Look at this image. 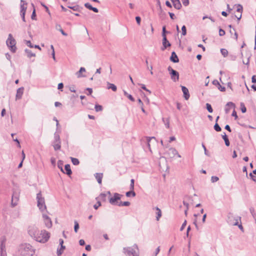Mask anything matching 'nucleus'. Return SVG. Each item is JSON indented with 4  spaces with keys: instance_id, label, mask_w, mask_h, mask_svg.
Here are the masks:
<instances>
[{
    "instance_id": "nucleus-27",
    "label": "nucleus",
    "mask_w": 256,
    "mask_h": 256,
    "mask_svg": "<svg viewBox=\"0 0 256 256\" xmlns=\"http://www.w3.org/2000/svg\"><path fill=\"white\" fill-rule=\"evenodd\" d=\"M26 54V56L28 58H30L32 56H35V54L33 53L30 50L26 48L24 50Z\"/></svg>"
},
{
    "instance_id": "nucleus-63",
    "label": "nucleus",
    "mask_w": 256,
    "mask_h": 256,
    "mask_svg": "<svg viewBox=\"0 0 256 256\" xmlns=\"http://www.w3.org/2000/svg\"><path fill=\"white\" fill-rule=\"evenodd\" d=\"M168 14L170 16V18L172 19V20H174L176 18V16H175V15L174 14L172 13V12H168Z\"/></svg>"
},
{
    "instance_id": "nucleus-15",
    "label": "nucleus",
    "mask_w": 256,
    "mask_h": 256,
    "mask_svg": "<svg viewBox=\"0 0 256 256\" xmlns=\"http://www.w3.org/2000/svg\"><path fill=\"white\" fill-rule=\"evenodd\" d=\"M171 46L170 42L168 40L166 36H164L162 38V47L161 48L162 50H164L168 47L170 46Z\"/></svg>"
},
{
    "instance_id": "nucleus-2",
    "label": "nucleus",
    "mask_w": 256,
    "mask_h": 256,
    "mask_svg": "<svg viewBox=\"0 0 256 256\" xmlns=\"http://www.w3.org/2000/svg\"><path fill=\"white\" fill-rule=\"evenodd\" d=\"M28 234L36 242L41 243H44V242L46 240V239H41L40 237H37L36 236L38 234H39L40 230L38 228L34 226H28Z\"/></svg>"
},
{
    "instance_id": "nucleus-8",
    "label": "nucleus",
    "mask_w": 256,
    "mask_h": 256,
    "mask_svg": "<svg viewBox=\"0 0 256 256\" xmlns=\"http://www.w3.org/2000/svg\"><path fill=\"white\" fill-rule=\"evenodd\" d=\"M168 70L170 72L172 80L174 82H176L178 80L179 74L176 70H173L170 66L168 67Z\"/></svg>"
},
{
    "instance_id": "nucleus-6",
    "label": "nucleus",
    "mask_w": 256,
    "mask_h": 256,
    "mask_svg": "<svg viewBox=\"0 0 256 256\" xmlns=\"http://www.w3.org/2000/svg\"><path fill=\"white\" fill-rule=\"evenodd\" d=\"M54 140L52 142V146L54 150H60L61 148V140L59 134L56 132L54 134Z\"/></svg>"
},
{
    "instance_id": "nucleus-5",
    "label": "nucleus",
    "mask_w": 256,
    "mask_h": 256,
    "mask_svg": "<svg viewBox=\"0 0 256 256\" xmlns=\"http://www.w3.org/2000/svg\"><path fill=\"white\" fill-rule=\"evenodd\" d=\"M6 44L7 46L10 48V49L12 52L14 53L16 52V41L13 38L11 34H8V38L6 41Z\"/></svg>"
},
{
    "instance_id": "nucleus-14",
    "label": "nucleus",
    "mask_w": 256,
    "mask_h": 256,
    "mask_svg": "<svg viewBox=\"0 0 256 256\" xmlns=\"http://www.w3.org/2000/svg\"><path fill=\"white\" fill-rule=\"evenodd\" d=\"M27 2L24 0H20V14H26L27 9Z\"/></svg>"
},
{
    "instance_id": "nucleus-43",
    "label": "nucleus",
    "mask_w": 256,
    "mask_h": 256,
    "mask_svg": "<svg viewBox=\"0 0 256 256\" xmlns=\"http://www.w3.org/2000/svg\"><path fill=\"white\" fill-rule=\"evenodd\" d=\"M168 32H169L166 31V26H164L162 27V38H164V36H166V34Z\"/></svg>"
},
{
    "instance_id": "nucleus-54",
    "label": "nucleus",
    "mask_w": 256,
    "mask_h": 256,
    "mask_svg": "<svg viewBox=\"0 0 256 256\" xmlns=\"http://www.w3.org/2000/svg\"><path fill=\"white\" fill-rule=\"evenodd\" d=\"M36 10H35L34 9L32 12V16H31V18L32 20H36Z\"/></svg>"
},
{
    "instance_id": "nucleus-31",
    "label": "nucleus",
    "mask_w": 256,
    "mask_h": 256,
    "mask_svg": "<svg viewBox=\"0 0 256 256\" xmlns=\"http://www.w3.org/2000/svg\"><path fill=\"white\" fill-rule=\"evenodd\" d=\"M156 209L157 210V216L156 217V219L157 220H158L162 216V212L161 210L158 207H156Z\"/></svg>"
},
{
    "instance_id": "nucleus-24",
    "label": "nucleus",
    "mask_w": 256,
    "mask_h": 256,
    "mask_svg": "<svg viewBox=\"0 0 256 256\" xmlns=\"http://www.w3.org/2000/svg\"><path fill=\"white\" fill-rule=\"evenodd\" d=\"M107 88L111 89L114 92H116L117 90V87L116 85L108 82H107Z\"/></svg>"
},
{
    "instance_id": "nucleus-21",
    "label": "nucleus",
    "mask_w": 256,
    "mask_h": 256,
    "mask_svg": "<svg viewBox=\"0 0 256 256\" xmlns=\"http://www.w3.org/2000/svg\"><path fill=\"white\" fill-rule=\"evenodd\" d=\"M94 176L99 184H102L103 174L102 173H96Z\"/></svg>"
},
{
    "instance_id": "nucleus-18",
    "label": "nucleus",
    "mask_w": 256,
    "mask_h": 256,
    "mask_svg": "<svg viewBox=\"0 0 256 256\" xmlns=\"http://www.w3.org/2000/svg\"><path fill=\"white\" fill-rule=\"evenodd\" d=\"M170 60L174 63H177L179 62V59L174 52H172Z\"/></svg>"
},
{
    "instance_id": "nucleus-41",
    "label": "nucleus",
    "mask_w": 256,
    "mask_h": 256,
    "mask_svg": "<svg viewBox=\"0 0 256 256\" xmlns=\"http://www.w3.org/2000/svg\"><path fill=\"white\" fill-rule=\"evenodd\" d=\"M214 129L216 131V132H220L221 130H222V128H221L220 127V126L218 124V123H216L214 126Z\"/></svg>"
},
{
    "instance_id": "nucleus-62",
    "label": "nucleus",
    "mask_w": 256,
    "mask_h": 256,
    "mask_svg": "<svg viewBox=\"0 0 256 256\" xmlns=\"http://www.w3.org/2000/svg\"><path fill=\"white\" fill-rule=\"evenodd\" d=\"M232 116H234L235 118V119L236 120L237 118H238V116H237V114H236V112L235 110H234L232 112Z\"/></svg>"
},
{
    "instance_id": "nucleus-17",
    "label": "nucleus",
    "mask_w": 256,
    "mask_h": 256,
    "mask_svg": "<svg viewBox=\"0 0 256 256\" xmlns=\"http://www.w3.org/2000/svg\"><path fill=\"white\" fill-rule=\"evenodd\" d=\"M182 90L184 94V96L186 100L189 99L190 95L188 89L184 86H182Z\"/></svg>"
},
{
    "instance_id": "nucleus-25",
    "label": "nucleus",
    "mask_w": 256,
    "mask_h": 256,
    "mask_svg": "<svg viewBox=\"0 0 256 256\" xmlns=\"http://www.w3.org/2000/svg\"><path fill=\"white\" fill-rule=\"evenodd\" d=\"M86 69L82 67L80 68V70L76 72V75L78 78H81L84 76L82 75V72H85Z\"/></svg>"
},
{
    "instance_id": "nucleus-58",
    "label": "nucleus",
    "mask_w": 256,
    "mask_h": 256,
    "mask_svg": "<svg viewBox=\"0 0 256 256\" xmlns=\"http://www.w3.org/2000/svg\"><path fill=\"white\" fill-rule=\"evenodd\" d=\"M226 106H231V107H232L234 108V107H235L234 104L233 102H228L226 104Z\"/></svg>"
},
{
    "instance_id": "nucleus-1",
    "label": "nucleus",
    "mask_w": 256,
    "mask_h": 256,
    "mask_svg": "<svg viewBox=\"0 0 256 256\" xmlns=\"http://www.w3.org/2000/svg\"><path fill=\"white\" fill-rule=\"evenodd\" d=\"M35 249L29 244H24L20 246L19 252L20 256H32L35 253Z\"/></svg>"
},
{
    "instance_id": "nucleus-64",
    "label": "nucleus",
    "mask_w": 256,
    "mask_h": 256,
    "mask_svg": "<svg viewBox=\"0 0 256 256\" xmlns=\"http://www.w3.org/2000/svg\"><path fill=\"white\" fill-rule=\"evenodd\" d=\"M212 84L214 85H215V86H218V85H220V83L219 82H218V80H214L212 81Z\"/></svg>"
},
{
    "instance_id": "nucleus-10",
    "label": "nucleus",
    "mask_w": 256,
    "mask_h": 256,
    "mask_svg": "<svg viewBox=\"0 0 256 256\" xmlns=\"http://www.w3.org/2000/svg\"><path fill=\"white\" fill-rule=\"evenodd\" d=\"M6 241L4 238L0 239V256H7L6 250Z\"/></svg>"
},
{
    "instance_id": "nucleus-11",
    "label": "nucleus",
    "mask_w": 256,
    "mask_h": 256,
    "mask_svg": "<svg viewBox=\"0 0 256 256\" xmlns=\"http://www.w3.org/2000/svg\"><path fill=\"white\" fill-rule=\"evenodd\" d=\"M37 237H40L41 239H46V240L44 242V243L47 242L50 238V234L46 231V230H42L40 231L39 234H38L36 236Z\"/></svg>"
},
{
    "instance_id": "nucleus-19",
    "label": "nucleus",
    "mask_w": 256,
    "mask_h": 256,
    "mask_svg": "<svg viewBox=\"0 0 256 256\" xmlns=\"http://www.w3.org/2000/svg\"><path fill=\"white\" fill-rule=\"evenodd\" d=\"M173 3L174 6L177 10L180 9L182 4L179 0H171Z\"/></svg>"
},
{
    "instance_id": "nucleus-55",
    "label": "nucleus",
    "mask_w": 256,
    "mask_h": 256,
    "mask_svg": "<svg viewBox=\"0 0 256 256\" xmlns=\"http://www.w3.org/2000/svg\"><path fill=\"white\" fill-rule=\"evenodd\" d=\"M218 89L221 92H224L226 90V88L224 86H222L220 84L218 86Z\"/></svg>"
},
{
    "instance_id": "nucleus-22",
    "label": "nucleus",
    "mask_w": 256,
    "mask_h": 256,
    "mask_svg": "<svg viewBox=\"0 0 256 256\" xmlns=\"http://www.w3.org/2000/svg\"><path fill=\"white\" fill-rule=\"evenodd\" d=\"M169 152L172 154V156L174 157L176 155L178 158H180L181 156L178 153V152L174 148H170L169 149Z\"/></svg>"
},
{
    "instance_id": "nucleus-46",
    "label": "nucleus",
    "mask_w": 256,
    "mask_h": 256,
    "mask_svg": "<svg viewBox=\"0 0 256 256\" xmlns=\"http://www.w3.org/2000/svg\"><path fill=\"white\" fill-rule=\"evenodd\" d=\"M134 179H132L130 180V189L131 190H134Z\"/></svg>"
},
{
    "instance_id": "nucleus-23",
    "label": "nucleus",
    "mask_w": 256,
    "mask_h": 256,
    "mask_svg": "<svg viewBox=\"0 0 256 256\" xmlns=\"http://www.w3.org/2000/svg\"><path fill=\"white\" fill-rule=\"evenodd\" d=\"M64 170H66V174L68 176H70L72 174L70 166L69 164H66L64 166Z\"/></svg>"
},
{
    "instance_id": "nucleus-48",
    "label": "nucleus",
    "mask_w": 256,
    "mask_h": 256,
    "mask_svg": "<svg viewBox=\"0 0 256 256\" xmlns=\"http://www.w3.org/2000/svg\"><path fill=\"white\" fill-rule=\"evenodd\" d=\"M50 48L52 50V58L54 60H56V58H55V52H54V46L52 45H51L50 46Z\"/></svg>"
},
{
    "instance_id": "nucleus-34",
    "label": "nucleus",
    "mask_w": 256,
    "mask_h": 256,
    "mask_svg": "<svg viewBox=\"0 0 256 256\" xmlns=\"http://www.w3.org/2000/svg\"><path fill=\"white\" fill-rule=\"evenodd\" d=\"M71 160L72 164L74 166H77L80 164L79 160L76 158H71Z\"/></svg>"
},
{
    "instance_id": "nucleus-39",
    "label": "nucleus",
    "mask_w": 256,
    "mask_h": 256,
    "mask_svg": "<svg viewBox=\"0 0 256 256\" xmlns=\"http://www.w3.org/2000/svg\"><path fill=\"white\" fill-rule=\"evenodd\" d=\"M206 108L209 112L212 113L213 112L212 108L210 104H206Z\"/></svg>"
},
{
    "instance_id": "nucleus-59",
    "label": "nucleus",
    "mask_w": 256,
    "mask_h": 256,
    "mask_svg": "<svg viewBox=\"0 0 256 256\" xmlns=\"http://www.w3.org/2000/svg\"><path fill=\"white\" fill-rule=\"evenodd\" d=\"M182 2L184 6H188L189 4V0H182Z\"/></svg>"
},
{
    "instance_id": "nucleus-42",
    "label": "nucleus",
    "mask_w": 256,
    "mask_h": 256,
    "mask_svg": "<svg viewBox=\"0 0 256 256\" xmlns=\"http://www.w3.org/2000/svg\"><path fill=\"white\" fill-rule=\"evenodd\" d=\"M79 228V224L77 221H74V230L75 232H77Z\"/></svg>"
},
{
    "instance_id": "nucleus-60",
    "label": "nucleus",
    "mask_w": 256,
    "mask_h": 256,
    "mask_svg": "<svg viewBox=\"0 0 256 256\" xmlns=\"http://www.w3.org/2000/svg\"><path fill=\"white\" fill-rule=\"evenodd\" d=\"M41 4L42 6H44V8L46 9V12L49 14H50V10H48V8L43 3H41Z\"/></svg>"
},
{
    "instance_id": "nucleus-4",
    "label": "nucleus",
    "mask_w": 256,
    "mask_h": 256,
    "mask_svg": "<svg viewBox=\"0 0 256 256\" xmlns=\"http://www.w3.org/2000/svg\"><path fill=\"white\" fill-rule=\"evenodd\" d=\"M37 206L42 212L46 210V207L45 204L44 198L42 196L41 192L36 194Z\"/></svg>"
},
{
    "instance_id": "nucleus-13",
    "label": "nucleus",
    "mask_w": 256,
    "mask_h": 256,
    "mask_svg": "<svg viewBox=\"0 0 256 256\" xmlns=\"http://www.w3.org/2000/svg\"><path fill=\"white\" fill-rule=\"evenodd\" d=\"M42 218L46 226L48 228H50L52 226V222L50 218L44 214H42Z\"/></svg>"
},
{
    "instance_id": "nucleus-26",
    "label": "nucleus",
    "mask_w": 256,
    "mask_h": 256,
    "mask_svg": "<svg viewBox=\"0 0 256 256\" xmlns=\"http://www.w3.org/2000/svg\"><path fill=\"white\" fill-rule=\"evenodd\" d=\"M56 28L59 30L63 36H67L68 34L66 33L63 30L60 24H56Z\"/></svg>"
},
{
    "instance_id": "nucleus-29",
    "label": "nucleus",
    "mask_w": 256,
    "mask_h": 256,
    "mask_svg": "<svg viewBox=\"0 0 256 256\" xmlns=\"http://www.w3.org/2000/svg\"><path fill=\"white\" fill-rule=\"evenodd\" d=\"M106 194L102 193L100 194V196L96 198V200H102L103 201H106Z\"/></svg>"
},
{
    "instance_id": "nucleus-40",
    "label": "nucleus",
    "mask_w": 256,
    "mask_h": 256,
    "mask_svg": "<svg viewBox=\"0 0 256 256\" xmlns=\"http://www.w3.org/2000/svg\"><path fill=\"white\" fill-rule=\"evenodd\" d=\"M146 142H147L148 146L150 150V142L152 139H155V138L154 137H146Z\"/></svg>"
},
{
    "instance_id": "nucleus-61",
    "label": "nucleus",
    "mask_w": 256,
    "mask_h": 256,
    "mask_svg": "<svg viewBox=\"0 0 256 256\" xmlns=\"http://www.w3.org/2000/svg\"><path fill=\"white\" fill-rule=\"evenodd\" d=\"M141 86V88L142 89L147 91V92H148L150 93L151 92L146 88V86L144 84H140Z\"/></svg>"
},
{
    "instance_id": "nucleus-38",
    "label": "nucleus",
    "mask_w": 256,
    "mask_h": 256,
    "mask_svg": "<svg viewBox=\"0 0 256 256\" xmlns=\"http://www.w3.org/2000/svg\"><path fill=\"white\" fill-rule=\"evenodd\" d=\"M240 109H241L242 112V113L246 112V108L243 102L240 103Z\"/></svg>"
},
{
    "instance_id": "nucleus-16",
    "label": "nucleus",
    "mask_w": 256,
    "mask_h": 256,
    "mask_svg": "<svg viewBox=\"0 0 256 256\" xmlns=\"http://www.w3.org/2000/svg\"><path fill=\"white\" fill-rule=\"evenodd\" d=\"M24 87H20L17 90L16 94V100H20L22 98V94H24Z\"/></svg>"
},
{
    "instance_id": "nucleus-51",
    "label": "nucleus",
    "mask_w": 256,
    "mask_h": 256,
    "mask_svg": "<svg viewBox=\"0 0 256 256\" xmlns=\"http://www.w3.org/2000/svg\"><path fill=\"white\" fill-rule=\"evenodd\" d=\"M68 8H70V9L74 10V11H78V6H68Z\"/></svg>"
},
{
    "instance_id": "nucleus-47",
    "label": "nucleus",
    "mask_w": 256,
    "mask_h": 256,
    "mask_svg": "<svg viewBox=\"0 0 256 256\" xmlns=\"http://www.w3.org/2000/svg\"><path fill=\"white\" fill-rule=\"evenodd\" d=\"M98 200L97 204H95L94 206V208L96 210H97L98 208V207H100L101 206V202H100V200Z\"/></svg>"
},
{
    "instance_id": "nucleus-33",
    "label": "nucleus",
    "mask_w": 256,
    "mask_h": 256,
    "mask_svg": "<svg viewBox=\"0 0 256 256\" xmlns=\"http://www.w3.org/2000/svg\"><path fill=\"white\" fill-rule=\"evenodd\" d=\"M136 192L134 191V190H131L130 191L127 192L126 194V196L128 197H130L131 196H132L134 197L136 196Z\"/></svg>"
},
{
    "instance_id": "nucleus-7",
    "label": "nucleus",
    "mask_w": 256,
    "mask_h": 256,
    "mask_svg": "<svg viewBox=\"0 0 256 256\" xmlns=\"http://www.w3.org/2000/svg\"><path fill=\"white\" fill-rule=\"evenodd\" d=\"M241 221V217L239 216H234L230 214L228 218V222L232 226L238 225L239 222Z\"/></svg>"
},
{
    "instance_id": "nucleus-57",
    "label": "nucleus",
    "mask_w": 256,
    "mask_h": 256,
    "mask_svg": "<svg viewBox=\"0 0 256 256\" xmlns=\"http://www.w3.org/2000/svg\"><path fill=\"white\" fill-rule=\"evenodd\" d=\"M225 34V31L222 28L219 30V35L220 36H223Z\"/></svg>"
},
{
    "instance_id": "nucleus-35",
    "label": "nucleus",
    "mask_w": 256,
    "mask_h": 256,
    "mask_svg": "<svg viewBox=\"0 0 256 256\" xmlns=\"http://www.w3.org/2000/svg\"><path fill=\"white\" fill-rule=\"evenodd\" d=\"M130 204L129 202H120L118 204V206H128L130 205Z\"/></svg>"
},
{
    "instance_id": "nucleus-12",
    "label": "nucleus",
    "mask_w": 256,
    "mask_h": 256,
    "mask_svg": "<svg viewBox=\"0 0 256 256\" xmlns=\"http://www.w3.org/2000/svg\"><path fill=\"white\" fill-rule=\"evenodd\" d=\"M122 195L118 193H114V196L110 198L109 202L112 205H118L119 203L118 202V200H120Z\"/></svg>"
},
{
    "instance_id": "nucleus-56",
    "label": "nucleus",
    "mask_w": 256,
    "mask_h": 256,
    "mask_svg": "<svg viewBox=\"0 0 256 256\" xmlns=\"http://www.w3.org/2000/svg\"><path fill=\"white\" fill-rule=\"evenodd\" d=\"M136 22H137V24L140 25V22H141V18L140 16H137L136 17Z\"/></svg>"
},
{
    "instance_id": "nucleus-45",
    "label": "nucleus",
    "mask_w": 256,
    "mask_h": 256,
    "mask_svg": "<svg viewBox=\"0 0 256 256\" xmlns=\"http://www.w3.org/2000/svg\"><path fill=\"white\" fill-rule=\"evenodd\" d=\"M182 35L186 36V28L185 26H183L182 28Z\"/></svg>"
},
{
    "instance_id": "nucleus-50",
    "label": "nucleus",
    "mask_w": 256,
    "mask_h": 256,
    "mask_svg": "<svg viewBox=\"0 0 256 256\" xmlns=\"http://www.w3.org/2000/svg\"><path fill=\"white\" fill-rule=\"evenodd\" d=\"M250 212L251 213L252 215V216L254 218L255 216H256V214L254 212V208L252 207L250 208Z\"/></svg>"
},
{
    "instance_id": "nucleus-30",
    "label": "nucleus",
    "mask_w": 256,
    "mask_h": 256,
    "mask_svg": "<svg viewBox=\"0 0 256 256\" xmlns=\"http://www.w3.org/2000/svg\"><path fill=\"white\" fill-rule=\"evenodd\" d=\"M65 248V246H60V249L57 250L56 254L58 256H61Z\"/></svg>"
},
{
    "instance_id": "nucleus-20",
    "label": "nucleus",
    "mask_w": 256,
    "mask_h": 256,
    "mask_svg": "<svg viewBox=\"0 0 256 256\" xmlns=\"http://www.w3.org/2000/svg\"><path fill=\"white\" fill-rule=\"evenodd\" d=\"M84 6L89 9L90 10H92L94 12H98V10L97 8L93 7L92 6V5L90 3H86L84 4Z\"/></svg>"
},
{
    "instance_id": "nucleus-3",
    "label": "nucleus",
    "mask_w": 256,
    "mask_h": 256,
    "mask_svg": "<svg viewBox=\"0 0 256 256\" xmlns=\"http://www.w3.org/2000/svg\"><path fill=\"white\" fill-rule=\"evenodd\" d=\"M123 252L126 256H139L138 246L136 244L133 246V248H124Z\"/></svg>"
},
{
    "instance_id": "nucleus-52",
    "label": "nucleus",
    "mask_w": 256,
    "mask_h": 256,
    "mask_svg": "<svg viewBox=\"0 0 256 256\" xmlns=\"http://www.w3.org/2000/svg\"><path fill=\"white\" fill-rule=\"evenodd\" d=\"M26 45L29 46L30 48H34V45L32 44L31 43L30 41V40H26Z\"/></svg>"
},
{
    "instance_id": "nucleus-32",
    "label": "nucleus",
    "mask_w": 256,
    "mask_h": 256,
    "mask_svg": "<svg viewBox=\"0 0 256 256\" xmlns=\"http://www.w3.org/2000/svg\"><path fill=\"white\" fill-rule=\"evenodd\" d=\"M124 95L126 96L131 101L134 102L135 100L133 96L131 94H128L126 91L124 90Z\"/></svg>"
},
{
    "instance_id": "nucleus-53",
    "label": "nucleus",
    "mask_w": 256,
    "mask_h": 256,
    "mask_svg": "<svg viewBox=\"0 0 256 256\" xmlns=\"http://www.w3.org/2000/svg\"><path fill=\"white\" fill-rule=\"evenodd\" d=\"M186 220H185L184 221V222H183V224H182V226H181V228H180V231H182L184 230V228L185 226H186Z\"/></svg>"
},
{
    "instance_id": "nucleus-28",
    "label": "nucleus",
    "mask_w": 256,
    "mask_h": 256,
    "mask_svg": "<svg viewBox=\"0 0 256 256\" xmlns=\"http://www.w3.org/2000/svg\"><path fill=\"white\" fill-rule=\"evenodd\" d=\"M222 138L224 140L225 142V144L227 146H228L230 144V141L228 140V138L226 135V133L224 132V134L222 136Z\"/></svg>"
},
{
    "instance_id": "nucleus-9",
    "label": "nucleus",
    "mask_w": 256,
    "mask_h": 256,
    "mask_svg": "<svg viewBox=\"0 0 256 256\" xmlns=\"http://www.w3.org/2000/svg\"><path fill=\"white\" fill-rule=\"evenodd\" d=\"M20 193L18 190H16L14 191L12 198V207L17 205V202L19 200Z\"/></svg>"
},
{
    "instance_id": "nucleus-37",
    "label": "nucleus",
    "mask_w": 256,
    "mask_h": 256,
    "mask_svg": "<svg viewBox=\"0 0 256 256\" xmlns=\"http://www.w3.org/2000/svg\"><path fill=\"white\" fill-rule=\"evenodd\" d=\"M220 52L224 56V57H226L228 55V52L226 49L222 48L220 50Z\"/></svg>"
},
{
    "instance_id": "nucleus-44",
    "label": "nucleus",
    "mask_w": 256,
    "mask_h": 256,
    "mask_svg": "<svg viewBox=\"0 0 256 256\" xmlns=\"http://www.w3.org/2000/svg\"><path fill=\"white\" fill-rule=\"evenodd\" d=\"M236 11L237 12H239L240 14L242 13V5L240 4H238L237 5V10H236Z\"/></svg>"
},
{
    "instance_id": "nucleus-36",
    "label": "nucleus",
    "mask_w": 256,
    "mask_h": 256,
    "mask_svg": "<svg viewBox=\"0 0 256 256\" xmlns=\"http://www.w3.org/2000/svg\"><path fill=\"white\" fill-rule=\"evenodd\" d=\"M95 110L96 112H101L102 110V106L99 104H96L94 107Z\"/></svg>"
},
{
    "instance_id": "nucleus-49",
    "label": "nucleus",
    "mask_w": 256,
    "mask_h": 256,
    "mask_svg": "<svg viewBox=\"0 0 256 256\" xmlns=\"http://www.w3.org/2000/svg\"><path fill=\"white\" fill-rule=\"evenodd\" d=\"M219 180L218 178L216 176H212L211 178V180L212 182H216Z\"/></svg>"
}]
</instances>
